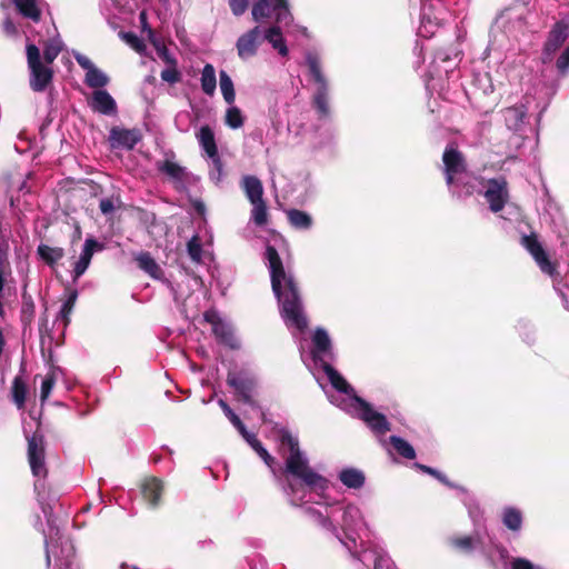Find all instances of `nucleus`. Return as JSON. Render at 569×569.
<instances>
[{"label":"nucleus","mask_w":569,"mask_h":569,"mask_svg":"<svg viewBox=\"0 0 569 569\" xmlns=\"http://www.w3.org/2000/svg\"><path fill=\"white\" fill-rule=\"evenodd\" d=\"M251 449L263 460L281 486L289 502L293 506L307 503L315 492L321 495L328 488V480L311 468L309 459L299 447V440L290 431L282 429L278 435L279 451L283 466H276V460L250 431L242 436Z\"/></svg>","instance_id":"nucleus-1"},{"label":"nucleus","mask_w":569,"mask_h":569,"mask_svg":"<svg viewBox=\"0 0 569 569\" xmlns=\"http://www.w3.org/2000/svg\"><path fill=\"white\" fill-rule=\"evenodd\" d=\"M28 459L31 471L38 479L34 482V490L38 495L42 512L47 517L49 525V533H44L46 561L47 566L51 565V555L56 557L57 567L66 569H74V545L69 538L60 535L59 528L53 526L51 507L46 501L43 495L47 468L44 462V448L42 438L37 435L28 438Z\"/></svg>","instance_id":"nucleus-2"},{"label":"nucleus","mask_w":569,"mask_h":569,"mask_svg":"<svg viewBox=\"0 0 569 569\" xmlns=\"http://www.w3.org/2000/svg\"><path fill=\"white\" fill-rule=\"evenodd\" d=\"M264 259L269 267L271 288L278 300L280 316L289 330L303 332L308 327V318L293 274L284 270L279 252L273 246H267Z\"/></svg>","instance_id":"nucleus-3"},{"label":"nucleus","mask_w":569,"mask_h":569,"mask_svg":"<svg viewBox=\"0 0 569 569\" xmlns=\"http://www.w3.org/2000/svg\"><path fill=\"white\" fill-rule=\"evenodd\" d=\"M308 512L318 525L336 535L347 550H352V545L356 547L367 532L363 513L355 503L326 506L325 512L310 507Z\"/></svg>","instance_id":"nucleus-4"},{"label":"nucleus","mask_w":569,"mask_h":569,"mask_svg":"<svg viewBox=\"0 0 569 569\" xmlns=\"http://www.w3.org/2000/svg\"><path fill=\"white\" fill-rule=\"evenodd\" d=\"M306 64L315 87L311 94V106L316 111L319 124L313 126L315 139L318 146L328 144L333 141L336 130L331 123L332 111L330 107L329 82L321 70V60L318 53L308 51L305 54Z\"/></svg>","instance_id":"nucleus-5"},{"label":"nucleus","mask_w":569,"mask_h":569,"mask_svg":"<svg viewBox=\"0 0 569 569\" xmlns=\"http://www.w3.org/2000/svg\"><path fill=\"white\" fill-rule=\"evenodd\" d=\"M251 17L256 23L273 17L274 24L264 28L266 40L278 54L287 57L289 51L281 28L292 23L293 17L288 0H256L251 7Z\"/></svg>","instance_id":"nucleus-6"},{"label":"nucleus","mask_w":569,"mask_h":569,"mask_svg":"<svg viewBox=\"0 0 569 569\" xmlns=\"http://www.w3.org/2000/svg\"><path fill=\"white\" fill-rule=\"evenodd\" d=\"M442 162L450 194L457 199L471 197L481 181L467 169L463 153L455 147H447L442 154Z\"/></svg>","instance_id":"nucleus-7"},{"label":"nucleus","mask_w":569,"mask_h":569,"mask_svg":"<svg viewBox=\"0 0 569 569\" xmlns=\"http://www.w3.org/2000/svg\"><path fill=\"white\" fill-rule=\"evenodd\" d=\"M330 402L335 403L336 407L353 413L366 422V426L370 428L373 435L377 437L385 436L390 430V425L383 413L375 410L371 403L359 398L355 393V389L347 382V388L343 391H339L337 396L335 393H328Z\"/></svg>","instance_id":"nucleus-8"},{"label":"nucleus","mask_w":569,"mask_h":569,"mask_svg":"<svg viewBox=\"0 0 569 569\" xmlns=\"http://www.w3.org/2000/svg\"><path fill=\"white\" fill-rule=\"evenodd\" d=\"M312 348H311V365L308 363L312 375L317 380H320L319 372L326 376L327 380L331 383L333 391L331 393L337 395L339 391H343L347 388V381L331 366L330 361L333 360V351L331 340L325 329L318 327L312 335ZM329 392L327 391V395Z\"/></svg>","instance_id":"nucleus-9"},{"label":"nucleus","mask_w":569,"mask_h":569,"mask_svg":"<svg viewBox=\"0 0 569 569\" xmlns=\"http://www.w3.org/2000/svg\"><path fill=\"white\" fill-rule=\"evenodd\" d=\"M522 244L531 254L541 272L552 279L553 287L561 297L565 309L569 311V267L563 277H559L557 263L550 259L539 239L533 234L523 236Z\"/></svg>","instance_id":"nucleus-10"},{"label":"nucleus","mask_w":569,"mask_h":569,"mask_svg":"<svg viewBox=\"0 0 569 569\" xmlns=\"http://www.w3.org/2000/svg\"><path fill=\"white\" fill-rule=\"evenodd\" d=\"M26 52L30 71V87L33 92H43L52 82V68L41 61V51L38 46L27 44Z\"/></svg>","instance_id":"nucleus-11"},{"label":"nucleus","mask_w":569,"mask_h":569,"mask_svg":"<svg viewBox=\"0 0 569 569\" xmlns=\"http://www.w3.org/2000/svg\"><path fill=\"white\" fill-rule=\"evenodd\" d=\"M359 541L360 543L357 542L356 547L352 545V550L348 551L356 560L361 562L365 568L372 566L373 569H383L389 567L390 559L382 547L376 543L365 542L363 536Z\"/></svg>","instance_id":"nucleus-12"},{"label":"nucleus","mask_w":569,"mask_h":569,"mask_svg":"<svg viewBox=\"0 0 569 569\" xmlns=\"http://www.w3.org/2000/svg\"><path fill=\"white\" fill-rule=\"evenodd\" d=\"M481 191L491 211L499 212L506 207L509 199L508 182L506 178L499 177L489 180L480 178V184L475 192Z\"/></svg>","instance_id":"nucleus-13"},{"label":"nucleus","mask_w":569,"mask_h":569,"mask_svg":"<svg viewBox=\"0 0 569 569\" xmlns=\"http://www.w3.org/2000/svg\"><path fill=\"white\" fill-rule=\"evenodd\" d=\"M264 40V28L261 26L252 27L236 40L234 47L238 57L242 61H248V59H251L258 54L259 49Z\"/></svg>","instance_id":"nucleus-14"},{"label":"nucleus","mask_w":569,"mask_h":569,"mask_svg":"<svg viewBox=\"0 0 569 569\" xmlns=\"http://www.w3.org/2000/svg\"><path fill=\"white\" fill-rule=\"evenodd\" d=\"M489 541L490 533L488 530L486 528H477L469 536L452 537L450 543L456 550L465 555L480 553L482 556Z\"/></svg>","instance_id":"nucleus-15"},{"label":"nucleus","mask_w":569,"mask_h":569,"mask_svg":"<svg viewBox=\"0 0 569 569\" xmlns=\"http://www.w3.org/2000/svg\"><path fill=\"white\" fill-rule=\"evenodd\" d=\"M204 321L210 323L212 333L218 342L230 348L239 347L233 332V327L217 310L210 309L203 313Z\"/></svg>","instance_id":"nucleus-16"},{"label":"nucleus","mask_w":569,"mask_h":569,"mask_svg":"<svg viewBox=\"0 0 569 569\" xmlns=\"http://www.w3.org/2000/svg\"><path fill=\"white\" fill-rule=\"evenodd\" d=\"M73 58L77 61V63L82 69H84V71H86L84 83L88 87L93 88V90L96 91V90H102V88L108 86L110 78L108 77V74L106 72L101 71L100 68H98L94 63H92V61L90 60L89 57H87L82 53L76 52V53H73Z\"/></svg>","instance_id":"nucleus-17"},{"label":"nucleus","mask_w":569,"mask_h":569,"mask_svg":"<svg viewBox=\"0 0 569 569\" xmlns=\"http://www.w3.org/2000/svg\"><path fill=\"white\" fill-rule=\"evenodd\" d=\"M227 383L234 389L242 402L253 405L252 391L256 386L253 376L247 371H230L227 375Z\"/></svg>","instance_id":"nucleus-18"},{"label":"nucleus","mask_w":569,"mask_h":569,"mask_svg":"<svg viewBox=\"0 0 569 569\" xmlns=\"http://www.w3.org/2000/svg\"><path fill=\"white\" fill-rule=\"evenodd\" d=\"M104 249V244L98 242L97 239L89 237L84 240L82 251L79 259L73 264L72 277L73 282L84 274L91 264L92 256L96 251Z\"/></svg>","instance_id":"nucleus-19"},{"label":"nucleus","mask_w":569,"mask_h":569,"mask_svg":"<svg viewBox=\"0 0 569 569\" xmlns=\"http://www.w3.org/2000/svg\"><path fill=\"white\" fill-rule=\"evenodd\" d=\"M109 140L112 148H123L132 150L141 140V134L138 130L113 128L110 130Z\"/></svg>","instance_id":"nucleus-20"},{"label":"nucleus","mask_w":569,"mask_h":569,"mask_svg":"<svg viewBox=\"0 0 569 569\" xmlns=\"http://www.w3.org/2000/svg\"><path fill=\"white\" fill-rule=\"evenodd\" d=\"M88 103L93 112L106 116H116L117 113V101L104 89L93 91Z\"/></svg>","instance_id":"nucleus-21"},{"label":"nucleus","mask_w":569,"mask_h":569,"mask_svg":"<svg viewBox=\"0 0 569 569\" xmlns=\"http://www.w3.org/2000/svg\"><path fill=\"white\" fill-rule=\"evenodd\" d=\"M568 37V26L565 22H557L548 34V40L543 48V61H549L557 49Z\"/></svg>","instance_id":"nucleus-22"},{"label":"nucleus","mask_w":569,"mask_h":569,"mask_svg":"<svg viewBox=\"0 0 569 569\" xmlns=\"http://www.w3.org/2000/svg\"><path fill=\"white\" fill-rule=\"evenodd\" d=\"M482 556L491 566H493L497 569H508L510 567L509 552L507 551L505 546L495 542L490 535L489 543L487 545L486 551H483Z\"/></svg>","instance_id":"nucleus-23"},{"label":"nucleus","mask_w":569,"mask_h":569,"mask_svg":"<svg viewBox=\"0 0 569 569\" xmlns=\"http://www.w3.org/2000/svg\"><path fill=\"white\" fill-rule=\"evenodd\" d=\"M12 3L19 14L32 23L41 20L42 10L47 7L44 0H12Z\"/></svg>","instance_id":"nucleus-24"},{"label":"nucleus","mask_w":569,"mask_h":569,"mask_svg":"<svg viewBox=\"0 0 569 569\" xmlns=\"http://www.w3.org/2000/svg\"><path fill=\"white\" fill-rule=\"evenodd\" d=\"M505 124L508 130L520 132L523 130L527 117V109L523 104L507 107L503 111Z\"/></svg>","instance_id":"nucleus-25"},{"label":"nucleus","mask_w":569,"mask_h":569,"mask_svg":"<svg viewBox=\"0 0 569 569\" xmlns=\"http://www.w3.org/2000/svg\"><path fill=\"white\" fill-rule=\"evenodd\" d=\"M337 478L348 489H361L366 483L363 470L356 467H345L340 469Z\"/></svg>","instance_id":"nucleus-26"},{"label":"nucleus","mask_w":569,"mask_h":569,"mask_svg":"<svg viewBox=\"0 0 569 569\" xmlns=\"http://www.w3.org/2000/svg\"><path fill=\"white\" fill-rule=\"evenodd\" d=\"M163 492V482L157 477H149L143 480L142 496L151 507L159 506L160 497Z\"/></svg>","instance_id":"nucleus-27"},{"label":"nucleus","mask_w":569,"mask_h":569,"mask_svg":"<svg viewBox=\"0 0 569 569\" xmlns=\"http://www.w3.org/2000/svg\"><path fill=\"white\" fill-rule=\"evenodd\" d=\"M196 136L199 144L204 150L209 159L218 156L219 150L216 142L214 132L209 127V124L201 126Z\"/></svg>","instance_id":"nucleus-28"},{"label":"nucleus","mask_w":569,"mask_h":569,"mask_svg":"<svg viewBox=\"0 0 569 569\" xmlns=\"http://www.w3.org/2000/svg\"><path fill=\"white\" fill-rule=\"evenodd\" d=\"M501 521L510 531L519 532L523 525V513L513 506H506L501 511Z\"/></svg>","instance_id":"nucleus-29"},{"label":"nucleus","mask_w":569,"mask_h":569,"mask_svg":"<svg viewBox=\"0 0 569 569\" xmlns=\"http://www.w3.org/2000/svg\"><path fill=\"white\" fill-rule=\"evenodd\" d=\"M481 84V96L489 98L487 103H478L477 107L480 112L489 113L498 104V97L493 96V84L491 83L489 74H485L478 79Z\"/></svg>","instance_id":"nucleus-30"},{"label":"nucleus","mask_w":569,"mask_h":569,"mask_svg":"<svg viewBox=\"0 0 569 569\" xmlns=\"http://www.w3.org/2000/svg\"><path fill=\"white\" fill-rule=\"evenodd\" d=\"M241 188L251 203L261 200L263 197V187L257 177H242Z\"/></svg>","instance_id":"nucleus-31"},{"label":"nucleus","mask_w":569,"mask_h":569,"mask_svg":"<svg viewBox=\"0 0 569 569\" xmlns=\"http://www.w3.org/2000/svg\"><path fill=\"white\" fill-rule=\"evenodd\" d=\"M286 216L290 224L299 230H309L312 227V216L300 209H289Z\"/></svg>","instance_id":"nucleus-32"},{"label":"nucleus","mask_w":569,"mask_h":569,"mask_svg":"<svg viewBox=\"0 0 569 569\" xmlns=\"http://www.w3.org/2000/svg\"><path fill=\"white\" fill-rule=\"evenodd\" d=\"M200 87L202 92H204L208 96H213L217 90L216 69L210 63L204 64L201 70Z\"/></svg>","instance_id":"nucleus-33"},{"label":"nucleus","mask_w":569,"mask_h":569,"mask_svg":"<svg viewBox=\"0 0 569 569\" xmlns=\"http://www.w3.org/2000/svg\"><path fill=\"white\" fill-rule=\"evenodd\" d=\"M134 259L143 272L148 273L150 277L159 279L163 274L162 269L149 252H141L137 254Z\"/></svg>","instance_id":"nucleus-34"},{"label":"nucleus","mask_w":569,"mask_h":569,"mask_svg":"<svg viewBox=\"0 0 569 569\" xmlns=\"http://www.w3.org/2000/svg\"><path fill=\"white\" fill-rule=\"evenodd\" d=\"M37 253L50 267L57 264V262L60 259H62L64 257V254H66L63 248H61V247H50V246L43 244V243H41L38 247Z\"/></svg>","instance_id":"nucleus-35"},{"label":"nucleus","mask_w":569,"mask_h":569,"mask_svg":"<svg viewBox=\"0 0 569 569\" xmlns=\"http://www.w3.org/2000/svg\"><path fill=\"white\" fill-rule=\"evenodd\" d=\"M219 87L220 91L224 98V101L228 104H233L236 102V90L232 78L229 76L224 69H221L219 72Z\"/></svg>","instance_id":"nucleus-36"},{"label":"nucleus","mask_w":569,"mask_h":569,"mask_svg":"<svg viewBox=\"0 0 569 569\" xmlns=\"http://www.w3.org/2000/svg\"><path fill=\"white\" fill-rule=\"evenodd\" d=\"M158 169L160 172H163L171 180L176 182H183L186 178V168L180 167L179 163L173 161H161L158 162Z\"/></svg>","instance_id":"nucleus-37"},{"label":"nucleus","mask_w":569,"mask_h":569,"mask_svg":"<svg viewBox=\"0 0 569 569\" xmlns=\"http://www.w3.org/2000/svg\"><path fill=\"white\" fill-rule=\"evenodd\" d=\"M389 442L398 456L405 459H413L416 457V451L413 447L406 439L397 436H391L389 438Z\"/></svg>","instance_id":"nucleus-38"},{"label":"nucleus","mask_w":569,"mask_h":569,"mask_svg":"<svg viewBox=\"0 0 569 569\" xmlns=\"http://www.w3.org/2000/svg\"><path fill=\"white\" fill-rule=\"evenodd\" d=\"M251 220L258 227L267 224L269 220V211L263 198L251 203Z\"/></svg>","instance_id":"nucleus-39"},{"label":"nucleus","mask_w":569,"mask_h":569,"mask_svg":"<svg viewBox=\"0 0 569 569\" xmlns=\"http://www.w3.org/2000/svg\"><path fill=\"white\" fill-rule=\"evenodd\" d=\"M62 50V40L59 38L50 39L43 49V62L50 67Z\"/></svg>","instance_id":"nucleus-40"},{"label":"nucleus","mask_w":569,"mask_h":569,"mask_svg":"<svg viewBox=\"0 0 569 569\" xmlns=\"http://www.w3.org/2000/svg\"><path fill=\"white\" fill-rule=\"evenodd\" d=\"M218 405L220 406L224 415L228 417L232 426L243 437V435H246L247 428L244 427L243 422L240 420L238 415L233 412V410L230 408L226 400L219 399Z\"/></svg>","instance_id":"nucleus-41"},{"label":"nucleus","mask_w":569,"mask_h":569,"mask_svg":"<svg viewBox=\"0 0 569 569\" xmlns=\"http://www.w3.org/2000/svg\"><path fill=\"white\" fill-rule=\"evenodd\" d=\"M226 123L230 129H240L243 124V114L239 107L229 104L226 113Z\"/></svg>","instance_id":"nucleus-42"},{"label":"nucleus","mask_w":569,"mask_h":569,"mask_svg":"<svg viewBox=\"0 0 569 569\" xmlns=\"http://www.w3.org/2000/svg\"><path fill=\"white\" fill-rule=\"evenodd\" d=\"M425 10V7L422 8ZM438 22L436 20L431 19L426 14V11H422L421 19H420V26L418 29V36L422 38H430L436 33V29L438 28Z\"/></svg>","instance_id":"nucleus-43"},{"label":"nucleus","mask_w":569,"mask_h":569,"mask_svg":"<svg viewBox=\"0 0 569 569\" xmlns=\"http://www.w3.org/2000/svg\"><path fill=\"white\" fill-rule=\"evenodd\" d=\"M27 387L19 376L13 379L12 398L18 409H22L26 400Z\"/></svg>","instance_id":"nucleus-44"},{"label":"nucleus","mask_w":569,"mask_h":569,"mask_svg":"<svg viewBox=\"0 0 569 569\" xmlns=\"http://www.w3.org/2000/svg\"><path fill=\"white\" fill-rule=\"evenodd\" d=\"M7 268H8V244H7V242L6 243L0 242V313L2 312V308H3L1 298H2V290L4 288V282H6L4 274H6Z\"/></svg>","instance_id":"nucleus-45"},{"label":"nucleus","mask_w":569,"mask_h":569,"mask_svg":"<svg viewBox=\"0 0 569 569\" xmlns=\"http://www.w3.org/2000/svg\"><path fill=\"white\" fill-rule=\"evenodd\" d=\"M209 179L214 183H219L223 178V163L219 153L217 157L210 158Z\"/></svg>","instance_id":"nucleus-46"},{"label":"nucleus","mask_w":569,"mask_h":569,"mask_svg":"<svg viewBox=\"0 0 569 569\" xmlns=\"http://www.w3.org/2000/svg\"><path fill=\"white\" fill-rule=\"evenodd\" d=\"M417 468H419L420 470L427 472L428 475L437 478L441 483L446 485L447 487H450V488H458L460 489L462 492H465V489L461 488V487H458L457 485L450 482V480L448 479L447 476H445L443 473H441V471H439L438 469H435V468H431V467H428V466H423V465H419L417 463L416 465Z\"/></svg>","instance_id":"nucleus-47"},{"label":"nucleus","mask_w":569,"mask_h":569,"mask_svg":"<svg viewBox=\"0 0 569 569\" xmlns=\"http://www.w3.org/2000/svg\"><path fill=\"white\" fill-rule=\"evenodd\" d=\"M160 77H161L162 81L170 83V84H176V83L180 82L181 73L177 69V64H173V66H169V67L162 69Z\"/></svg>","instance_id":"nucleus-48"},{"label":"nucleus","mask_w":569,"mask_h":569,"mask_svg":"<svg viewBox=\"0 0 569 569\" xmlns=\"http://www.w3.org/2000/svg\"><path fill=\"white\" fill-rule=\"evenodd\" d=\"M54 383H56L54 373L49 372L48 375H46V377L43 378V380L41 382V388H40V400L42 402L48 399L50 392L53 389Z\"/></svg>","instance_id":"nucleus-49"},{"label":"nucleus","mask_w":569,"mask_h":569,"mask_svg":"<svg viewBox=\"0 0 569 569\" xmlns=\"http://www.w3.org/2000/svg\"><path fill=\"white\" fill-rule=\"evenodd\" d=\"M188 254L190 259L199 263L201 261L202 248L199 239L192 237L187 244Z\"/></svg>","instance_id":"nucleus-50"},{"label":"nucleus","mask_w":569,"mask_h":569,"mask_svg":"<svg viewBox=\"0 0 569 569\" xmlns=\"http://www.w3.org/2000/svg\"><path fill=\"white\" fill-rule=\"evenodd\" d=\"M119 198H102L100 199V211L104 216L112 214L117 206L120 204Z\"/></svg>","instance_id":"nucleus-51"},{"label":"nucleus","mask_w":569,"mask_h":569,"mask_svg":"<svg viewBox=\"0 0 569 569\" xmlns=\"http://www.w3.org/2000/svg\"><path fill=\"white\" fill-rule=\"evenodd\" d=\"M73 311V307L68 305L66 301L60 308V311L57 315L56 322L61 323L63 328H66L70 322V315Z\"/></svg>","instance_id":"nucleus-52"},{"label":"nucleus","mask_w":569,"mask_h":569,"mask_svg":"<svg viewBox=\"0 0 569 569\" xmlns=\"http://www.w3.org/2000/svg\"><path fill=\"white\" fill-rule=\"evenodd\" d=\"M250 0H228V4L234 17H241L244 14L249 7Z\"/></svg>","instance_id":"nucleus-53"},{"label":"nucleus","mask_w":569,"mask_h":569,"mask_svg":"<svg viewBox=\"0 0 569 569\" xmlns=\"http://www.w3.org/2000/svg\"><path fill=\"white\" fill-rule=\"evenodd\" d=\"M508 569H545L541 566H536L531 561L523 559V557H516Z\"/></svg>","instance_id":"nucleus-54"},{"label":"nucleus","mask_w":569,"mask_h":569,"mask_svg":"<svg viewBox=\"0 0 569 569\" xmlns=\"http://www.w3.org/2000/svg\"><path fill=\"white\" fill-rule=\"evenodd\" d=\"M557 70L560 74H566L569 69V46L566 48L565 52L559 56L556 62Z\"/></svg>","instance_id":"nucleus-55"},{"label":"nucleus","mask_w":569,"mask_h":569,"mask_svg":"<svg viewBox=\"0 0 569 569\" xmlns=\"http://www.w3.org/2000/svg\"><path fill=\"white\" fill-rule=\"evenodd\" d=\"M2 29L8 37H17L19 34V28L10 17L4 18Z\"/></svg>","instance_id":"nucleus-56"},{"label":"nucleus","mask_w":569,"mask_h":569,"mask_svg":"<svg viewBox=\"0 0 569 569\" xmlns=\"http://www.w3.org/2000/svg\"><path fill=\"white\" fill-rule=\"evenodd\" d=\"M139 19H140L142 29L146 30L147 33L149 34V37L151 38L153 36V31L151 30V28L148 24V18H147L146 11L140 12Z\"/></svg>","instance_id":"nucleus-57"},{"label":"nucleus","mask_w":569,"mask_h":569,"mask_svg":"<svg viewBox=\"0 0 569 569\" xmlns=\"http://www.w3.org/2000/svg\"><path fill=\"white\" fill-rule=\"evenodd\" d=\"M160 57L168 66L177 64L174 57L168 53L167 48H163L160 52Z\"/></svg>","instance_id":"nucleus-58"},{"label":"nucleus","mask_w":569,"mask_h":569,"mask_svg":"<svg viewBox=\"0 0 569 569\" xmlns=\"http://www.w3.org/2000/svg\"><path fill=\"white\" fill-rule=\"evenodd\" d=\"M126 38H127L128 42L131 43L137 50H140L141 42L138 37H136L134 34L128 33V34H126Z\"/></svg>","instance_id":"nucleus-59"},{"label":"nucleus","mask_w":569,"mask_h":569,"mask_svg":"<svg viewBox=\"0 0 569 569\" xmlns=\"http://www.w3.org/2000/svg\"><path fill=\"white\" fill-rule=\"evenodd\" d=\"M77 297H78V292L77 291H72L67 297L66 302L74 308V303L77 301Z\"/></svg>","instance_id":"nucleus-60"},{"label":"nucleus","mask_w":569,"mask_h":569,"mask_svg":"<svg viewBox=\"0 0 569 569\" xmlns=\"http://www.w3.org/2000/svg\"><path fill=\"white\" fill-rule=\"evenodd\" d=\"M77 297H78V292L77 291H72L67 297L66 302L74 308V303L77 301Z\"/></svg>","instance_id":"nucleus-61"},{"label":"nucleus","mask_w":569,"mask_h":569,"mask_svg":"<svg viewBox=\"0 0 569 569\" xmlns=\"http://www.w3.org/2000/svg\"><path fill=\"white\" fill-rule=\"evenodd\" d=\"M0 241H2L3 243H6V241H7L6 228H4V224L2 222L1 217H0Z\"/></svg>","instance_id":"nucleus-62"},{"label":"nucleus","mask_w":569,"mask_h":569,"mask_svg":"<svg viewBox=\"0 0 569 569\" xmlns=\"http://www.w3.org/2000/svg\"><path fill=\"white\" fill-rule=\"evenodd\" d=\"M4 346H6V339H4L2 331L0 330V355L2 353Z\"/></svg>","instance_id":"nucleus-63"},{"label":"nucleus","mask_w":569,"mask_h":569,"mask_svg":"<svg viewBox=\"0 0 569 569\" xmlns=\"http://www.w3.org/2000/svg\"><path fill=\"white\" fill-rule=\"evenodd\" d=\"M0 7H1L3 10H7L8 4H6V3H1V4H0Z\"/></svg>","instance_id":"nucleus-64"}]
</instances>
